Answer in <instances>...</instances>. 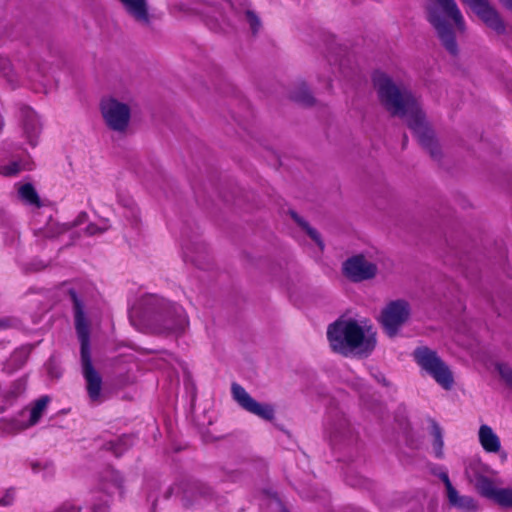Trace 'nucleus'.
Returning <instances> with one entry per match:
<instances>
[{"label":"nucleus","instance_id":"obj_32","mask_svg":"<svg viewBox=\"0 0 512 512\" xmlns=\"http://www.w3.org/2000/svg\"><path fill=\"white\" fill-rule=\"evenodd\" d=\"M208 3L219 14L232 9V3L229 0H210Z\"/></svg>","mask_w":512,"mask_h":512},{"label":"nucleus","instance_id":"obj_36","mask_svg":"<svg viewBox=\"0 0 512 512\" xmlns=\"http://www.w3.org/2000/svg\"><path fill=\"white\" fill-rule=\"evenodd\" d=\"M15 499V491L10 488L7 489L4 494L0 497V506L8 507L11 506Z\"/></svg>","mask_w":512,"mask_h":512},{"label":"nucleus","instance_id":"obj_27","mask_svg":"<svg viewBox=\"0 0 512 512\" xmlns=\"http://www.w3.org/2000/svg\"><path fill=\"white\" fill-rule=\"evenodd\" d=\"M347 428V419L345 417H341L338 419L337 423L329 424V426L326 427V431L329 433L331 438L337 439L338 437H343L345 435Z\"/></svg>","mask_w":512,"mask_h":512},{"label":"nucleus","instance_id":"obj_29","mask_svg":"<svg viewBox=\"0 0 512 512\" xmlns=\"http://www.w3.org/2000/svg\"><path fill=\"white\" fill-rule=\"evenodd\" d=\"M130 444L131 437L124 435L118 438L116 442H111L110 449L118 457L129 447Z\"/></svg>","mask_w":512,"mask_h":512},{"label":"nucleus","instance_id":"obj_39","mask_svg":"<svg viewBox=\"0 0 512 512\" xmlns=\"http://www.w3.org/2000/svg\"><path fill=\"white\" fill-rule=\"evenodd\" d=\"M440 478L443 481L445 487L451 484L448 474L446 472L441 473Z\"/></svg>","mask_w":512,"mask_h":512},{"label":"nucleus","instance_id":"obj_41","mask_svg":"<svg viewBox=\"0 0 512 512\" xmlns=\"http://www.w3.org/2000/svg\"><path fill=\"white\" fill-rule=\"evenodd\" d=\"M499 2L512 12V0H499Z\"/></svg>","mask_w":512,"mask_h":512},{"label":"nucleus","instance_id":"obj_44","mask_svg":"<svg viewBox=\"0 0 512 512\" xmlns=\"http://www.w3.org/2000/svg\"><path fill=\"white\" fill-rule=\"evenodd\" d=\"M297 100H302L304 103L306 104H312V100H314V98H305V97H302V98H296Z\"/></svg>","mask_w":512,"mask_h":512},{"label":"nucleus","instance_id":"obj_31","mask_svg":"<svg viewBox=\"0 0 512 512\" xmlns=\"http://www.w3.org/2000/svg\"><path fill=\"white\" fill-rule=\"evenodd\" d=\"M26 389V379L20 378L14 381L7 392V397L14 398L21 395Z\"/></svg>","mask_w":512,"mask_h":512},{"label":"nucleus","instance_id":"obj_26","mask_svg":"<svg viewBox=\"0 0 512 512\" xmlns=\"http://www.w3.org/2000/svg\"><path fill=\"white\" fill-rule=\"evenodd\" d=\"M477 487L481 495L492 500L495 499L496 494L499 491V488H497L494 483L486 477H482L478 480Z\"/></svg>","mask_w":512,"mask_h":512},{"label":"nucleus","instance_id":"obj_28","mask_svg":"<svg viewBox=\"0 0 512 512\" xmlns=\"http://www.w3.org/2000/svg\"><path fill=\"white\" fill-rule=\"evenodd\" d=\"M292 217L307 232L311 239L314 240L317 243V245L322 249L323 243L320 239L319 233L315 229L311 228L305 221L300 219L296 213L293 212Z\"/></svg>","mask_w":512,"mask_h":512},{"label":"nucleus","instance_id":"obj_25","mask_svg":"<svg viewBox=\"0 0 512 512\" xmlns=\"http://www.w3.org/2000/svg\"><path fill=\"white\" fill-rule=\"evenodd\" d=\"M53 512H107V507L100 504L82 509L71 502H64L55 508Z\"/></svg>","mask_w":512,"mask_h":512},{"label":"nucleus","instance_id":"obj_38","mask_svg":"<svg viewBox=\"0 0 512 512\" xmlns=\"http://www.w3.org/2000/svg\"><path fill=\"white\" fill-rule=\"evenodd\" d=\"M0 73L7 77L10 81L12 73L11 65L8 59L0 56Z\"/></svg>","mask_w":512,"mask_h":512},{"label":"nucleus","instance_id":"obj_17","mask_svg":"<svg viewBox=\"0 0 512 512\" xmlns=\"http://www.w3.org/2000/svg\"><path fill=\"white\" fill-rule=\"evenodd\" d=\"M126 13L141 26L150 25V14L146 0H118Z\"/></svg>","mask_w":512,"mask_h":512},{"label":"nucleus","instance_id":"obj_8","mask_svg":"<svg viewBox=\"0 0 512 512\" xmlns=\"http://www.w3.org/2000/svg\"><path fill=\"white\" fill-rule=\"evenodd\" d=\"M34 162L29 153L21 147L5 145L0 147V174L5 177L18 175L22 171H30Z\"/></svg>","mask_w":512,"mask_h":512},{"label":"nucleus","instance_id":"obj_30","mask_svg":"<svg viewBox=\"0 0 512 512\" xmlns=\"http://www.w3.org/2000/svg\"><path fill=\"white\" fill-rule=\"evenodd\" d=\"M496 503L503 507H512V489L500 488L494 499Z\"/></svg>","mask_w":512,"mask_h":512},{"label":"nucleus","instance_id":"obj_21","mask_svg":"<svg viewBox=\"0 0 512 512\" xmlns=\"http://www.w3.org/2000/svg\"><path fill=\"white\" fill-rule=\"evenodd\" d=\"M446 491L448 500L452 505L457 506L459 508H475V502L473 498L469 496H459L457 490L452 486V484H449L446 487Z\"/></svg>","mask_w":512,"mask_h":512},{"label":"nucleus","instance_id":"obj_6","mask_svg":"<svg viewBox=\"0 0 512 512\" xmlns=\"http://www.w3.org/2000/svg\"><path fill=\"white\" fill-rule=\"evenodd\" d=\"M412 355L418 366L441 387L446 390L452 387L454 382L452 372L436 351L427 346H420L413 351Z\"/></svg>","mask_w":512,"mask_h":512},{"label":"nucleus","instance_id":"obj_24","mask_svg":"<svg viewBox=\"0 0 512 512\" xmlns=\"http://www.w3.org/2000/svg\"><path fill=\"white\" fill-rule=\"evenodd\" d=\"M19 198L29 205L39 206V196L30 183L20 185L18 188Z\"/></svg>","mask_w":512,"mask_h":512},{"label":"nucleus","instance_id":"obj_34","mask_svg":"<svg viewBox=\"0 0 512 512\" xmlns=\"http://www.w3.org/2000/svg\"><path fill=\"white\" fill-rule=\"evenodd\" d=\"M497 370L501 378L512 389V369L506 364H498Z\"/></svg>","mask_w":512,"mask_h":512},{"label":"nucleus","instance_id":"obj_10","mask_svg":"<svg viewBox=\"0 0 512 512\" xmlns=\"http://www.w3.org/2000/svg\"><path fill=\"white\" fill-rule=\"evenodd\" d=\"M171 495L179 496L182 504L190 507L211 500L213 492L210 487L201 482L188 481L171 486L166 497Z\"/></svg>","mask_w":512,"mask_h":512},{"label":"nucleus","instance_id":"obj_13","mask_svg":"<svg viewBox=\"0 0 512 512\" xmlns=\"http://www.w3.org/2000/svg\"><path fill=\"white\" fill-rule=\"evenodd\" d=\"M231 393L234 401L245 411L268 421L274 418L273 407L270 404L257 402L241 385L233 383Z\"/></svg>","mask_w":512,"mask_h":512},{"label":"nucleus","instance_id":"obj_40","mask_svg":"<svg viewBox=\"0 0 512 512\" xmlns=\"http://www.w3.org/2000/svg\"><path fill=\"white\" fill-rule=\"evenodd\" d=\"M43 465L40 462H34L31 464L33 472L38 473L42 469Z\"/></svg>","mask_w":512,"mask_h":512},{"label":"nucleus","instance_id":"obj_4","mask_svg":"<svg viewBox=\"0 0 512 512\" xmlns=\"http://www.w3.org/2000/svg\"><path fill=\"white\" fill-rule=\"evenodd\" d=\"M327 337L332 349L341 354H368L375 345V333L354 320H337L328 327Z\"/></svg>","mask_w":512,"mask_h":512},{"label":"nucleus","instance_id":"obj_16","mask_svg":"<svg viewBox=\"0 0 512 512\" xmlns=\"http://www.w3.org/2000/svg\"><path fill=\"white\" fill-rule=\"evenodd\" d=\"M345 275L353 281H362L374 277L376 266L361 255L348 259L343 266Z\"/></svg>","mask_w":512,"mask_h":512},{"label":"nucleus","instance_id":"obj_2","mask_svg":"<svg viewBox=\"0 0 512 512\" xmlns=\"http://www.w3.org/2000/svg\"><path fill=\"white\" fill-rule=\"evenodd\" d=\"M427 20L436 30L437 36L446 51L457 56L459 49L455 31L466 29L464 17L455 0H431L426 4Z\"/></svg>","mask_w":512,"mask_h":512},{"label":"nucleus","instance_id":"obj_43","mask_svg":"<svg viewBox=\"0 0 512 512\" xmlns=\"http://www.w3.org/2000/svg\"><path fill=\"white\" fill-rule=\"evenodd\" d=\"M9 320L8 319H0V328H6L9 327Z\"/></svg>","mask_w":512,"mask_h":512},{"label":"nucleus","instance_id":"obj_3","mask_svg":"<svg viewBox=\"0 0 512 512\" xmlns=\"http://www.w3.org/2000/svg\"><path fill=\"white\" fill-rule=\"evenodd\" d=\"M69 294L73 302L75 328L81 344V365L87 393L92 403H100L102 377L95 370L91 361L90 325L85 314V305L73 289L69 291Z\"/></svg>","mask_w":512,"mask_h":512},{"label":"nucleus","instance_id":"obj_5","mask_svg":"<svg viewBox=\"0 0 512 512\" xmlns=\"http://www.w3.org/2000/svg\"><path fill=\"white\" fill-rule=\"evenodd\" d=\"M382 106L391 115L404 118L420 144L430 152L433 158L438 157V144L424 114L419 109L417 98H382Z\"/></svg>","mask_w":512,"mask_h":512},{"label":"nucleus","instance_id":"obj_14","mask_svg":"<svg viewBox=\"0 0 512 512\" xmlns=\"http://www.w3.org/2000/svg\"><path fill=\"white\" fill-rule=\"evenodd\" d=\"M410 313L406 301L396 300L390 302L381 314V323L389 336H394L399 327L407 320Z\"/></svg>","mask_w":512,"mask_h":512},{"label":"nucleus","instance_id":"obj_18","mask_svg":"<svg viewBox=\"0 0 512 512\" xmlns=\"http://www.w3.org/2000/svg\"><path fill=\"white\" fill-rule=\"evenodd\" d=\"M85 217H86V213H81L77 217V220L75 221V223H73L72 225L68 224V223L60 224L57 221H55L52 218H50L48 220V222L46 223V225L43 228L39 229L40 235L45 237V238H55V237H58L59 235L67 232L68 230H70L73 226L81 224Z\"/></svg>","mask_w":512,"mask_h":512},{"label":"nucleus","instance_id":"obj_35","mask_svg":"<svg viewBox=\"0 0 512 512\" xmlns=\"http://www.w3.org/2000/svg\"><path fill=\"white\" fill-rule=\"evenodd\" d=\"M245 17H246V21L249 23L253 33H256L261 26L258 16L253 11L247 10L245 13Z\"/></svg>","mask_w":512,"mask_h":512},{"label":"nucleus","instance_id":"obj_22","mask_svg":"<svg viewBox=\"0 0 512 512\" xmlns=\"http://www.w3.org/2000/svg\"><path fill=\"white\" fill-rule=\"evenodd\" d=\"M30 350L28 347H21L16 349L10 358L7 360L5 369L9 372L20 369L28 359Z\"/></svg>","mask_w":512,"mask_h":512},{"label":"nucleus","instance_id":"obj_9","mask_svg":"<svg viewBox=\"0 0 512 512\" xmlns=\"http://www.w3.org/2000/svg\"><path fill=\"white\" fill-rule=\"evenodd\" d=\"M100 111L109 129L119 133L126 132L131 117V110L127 104L118 101L117 98H102Z\"/></svg>","mask_w":512,"mask_h":512},{"label":"nucleus","instance_id":"obj_11","mask_svg":"<svg viewBox=\"0 0 512 512\" xmlns=\"http://www.w3.org/2000/svg\"><path fill=\"white\" fill-rule=\"evenodd\" d=\"M371 82L379 96H411L410 85L406 80L393 77L383 70L373 71Z\"/></svg>","mask_w":512,"mask_h":512},{"label":"nucleus","instance_id":"obj_20","mask_svg":"<svg viewBox=\"0 0 512 512\" xmlns=\"http://www.w3.org/2000/svg\"><path fill=\"white\" fill-rule=\"evenodd\" d=\"M102 489L109 495L118 493L123 495V479L118 471L113 469L107 470L102 482Z\"/></svg>","mask_w":512,"mask_h":512},{"label":"nucleus","instance_id":"obj_23","mask_svg":"<svg viewBox=\"0 0 512 512\" xmlns=\"http://www.w3.org/2000/svg\"><path fill=\"white\" fill-rule=\"evenodd\" d=\"M429 423H430V429H431L430 433L434 438L433 450H434L435 456L437 458H442L443 457V446H444L442 429L439 426V424L433 419L429 420Z\"/></svg>","mask_w":512,"mask_h":512},{"label":"nucleus","instance_id":"obj_15","mask_svg":"<svg viewBox=\"0 0 512 512\" xmlns=\"http://www.w3.org/2000/svg\"><path fill=\"white\" fill-rule=\"evenodd\" d=\"M467 5L488 27L498 34L506 30L504 21L488 0H460Z\"/></svg>","mask_w":512,"mask_h":512},{"label":"nucleus","instance_id":"obj_12","mask_svg":"<svg viewBox=\"0 0 512 512\" xmlns=\"http://www.w3.org/2000/svg\"><path fill=\"white\" fill-rule=\"evenodd\" d=\"M22 137L29 146L35 148L43 130V122L40 115L29 106H20L16 114Z\"/></svg>","mask_w":512,"mask_h":512},{"label":"nucleus","instance_id":"obj_42","mask_svg":"<svg viewBox=\"0 0 512 512\" xmlns=\"http://www.w3.org/2000/svg\"><path fill=\"white\" fill-rule=\"evenodd\" d=\"M184 258H185V260H190L191 262H196L197 261L194 256L189 254L188 251L184 252Z\"/></svg>","mask_w":512,"mask_h":512},{"label":"nucleus","instance_id":"obj_45","mask_svg":"<svg viewBox=\"0 0 512 512\" xmlns=\"http://www.w3.org/2000/svg\"><path fill=\"white\" fill-rule=\"evenodd\" d=\"M302 86H303V93H304V94H309V93H310V91H309V89H308L307 85H306L305 83H302Z\"/></svg>","mask_w":512,"mask_h":512},{"label":"nucleus","instance_id":"obj_37","mask_svg":"<svg viewBox=\"0 0 512 512\" xmlns=\"http://www.w3.org/2000/svg\"><path fill=\"white\" fill-rule=\"evenodd\" d=\"M108 228L109 226L106 223L103 226H98L96 224L91 223L86 227L85 231L87 235L93 236L105 232L106 230H108Z\"/></svg>","mask_w":512,"mask_h":512},{"label":"nucleus","instance_id":"obj_33","mask_svg":"<svg viewBox=\"0 0 512 512\" xmlns=\"http://www.w3.org/2000/svg\"><path fill=\"white\" fill-rule=\"evenodd\" d=\"M120 204L128 210L127 218H131L132 220H136L138 217V210L135 206V203L132 199L119 200Z\"/></svg>","mask_w":512,"mask_h":512},{"label":"nucleus","instance_id":"obj_7","mask_svg":"<svg viewBox=\"0 0 512 512\" xmlns=\"http://www.w3.org/2000/svg\"><path fill=\"white\" fill-rule=\"evenodd\" d=\"M50 402L49 396L37 399L30 408L21 410L11 418H3L0 421V431L6 435H15L39 422Z\"/></svg>","mask_w":512,"mask_h":512},{"label":"nucleus","instance_id":"obj_1","mask_svg":"<svg viewBox=\"0 0 512 512\" xmlns=\"http://www.w3.org/2000/svg\"><path fill=\"white\" fill-rule=\"evenodd\" d=\"M134 316L150 323L159 332L168 334H181L189 325L183 307L154 294H147L138 299L130 311V318Z\"/></svg>","mask_w":512,"mask_h":512},{"label":"nucleus","instance_id":"obj_19","mask_svg":"<svg viewBox=\"0 0 512 512\" xmlns=\"http://www.w3.org/2000/svg\"><path fill=\"white\" fill-rule=\"evenodd\" d=\"M478 438L482 448L486 452L497 453L500 451V439L490 426L486 424L481 425L478 432Z\"/></svg>","mask_w":512,"mask_h":512}]
</instances>
